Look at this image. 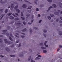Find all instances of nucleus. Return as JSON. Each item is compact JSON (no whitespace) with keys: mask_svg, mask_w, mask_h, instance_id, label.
<instances>
[{"mask_svg":"<svg viewBox=\"0 0 62 62\" xmlns=\"http://www.w3.org/2000/svg\"><path fill=\"white\" fill-rule=\"evenodd\" d=\"M58 12H54V14H55L56 15H58L59 14V12H60V10H58Z\"/></svg>","mask_w":62,"mask_h":62,"instance_id":"nucleus-1","label":"nucleus"},{"mask_svg":"<svg viewBox=\"0 0 62 62\" xmlns=\"http://www.w3.org/2000/svg\"><path fill=\"white\" fill-rule=\"evenodd\" d=\"M7 30H5L2 31V32H3V33H2V34H3L4 35H5L6 34V32H7Z\"/></svg>","mask_w":62,"mask_h":62,"instance_id":"nucleus-2","label":"nucleus"},{"mask_svg":"<svg viewBox=\"0 0 62 62\" xmlns=\"http://www.w3.org/2000/svg\"><path fill=\"white\" fill-rule=\"evenodd\" d=\"M5 49L7 52H9V51H10L9 49L7 47L5 48Z\"/></svg>","mask_w":62,"mask_h":62,"instance_id":"nucleus-3","label":"nucleus"},{"mask_svg":"<svg viewBox=\"0 0 62 62\" xmlns=\"http://www.w3.org/2000/svg\"><path fill=\"white\" fill-rule=\"evenodd\" d=\"M47 43V41H46L44 43V45L46 47H48V45H46V43Z\"/></svg>","mask_w":62,"mask_h":62,"instance_id":"nucleus-4","label":"nucleus"},{"mask_svg":"<svg viewBox=\"0 0 62 62\" xmlns=\"http://www.w3.org/2000/svg\"><path fill=\"white\" fill-rule=\"evenodd\" d=\"M33 18H34V16H33V15H32V20L31 21V23H33V21H34Z\"/></svg>","mask_w":62,"mask_h":62,"instance_id":"nucleus-5","label":"nucleus"},{"mask_svg":"<svg viewBox=\"0 0 62 62\" xmlns=\"http://www.w3.org/2000/svg\"><path fill=\"white\" fill-rule=\"evenodd\" d=\"M23 8H26V5L25 4H23L22 6Z\"/></svg>","mask_w":62,"mask_h":62,"instance_id":"nucleus-6","label":"nucleus"},{"mask_svg":"<svg viewBox=\"0 0 62 62\" xmlns=\"http://www.w3.org/2000/svg\"><path fill=\"white\" fill-rule=\"evenodd\" d=\"M59 35L60 36H62V32L61 31H59Z\"/></svg>","mask_w":62,"mask_h":62,"instance_id":"nucleus-7","label":"nucleus"},{"mask_svg":"<svg viewBox=\"0 0 62 62\" xmlns=\"http://www.w3.org/2000/svg\"><path fill=\"white\" fill-rule=\"evenodd\" d=\"M52 6L53 8H56V5L55 4H53L52 5Z\"/></svg>","mask_w":62,"mask_h":62,"instance_id":"nucleus-8","label":"nucleus"},{"mask_svg":"<svg viewBox=\"0 0 62 62\" xmlns=\"http://www.w3.org/2000/svg\"><path fill=\"white\" fill-rule=\"evenodd\" d=\"M22 32H25L26 31V29L25 28L24 29L22 30Z\"/></svg>","mask_w":62,"mask_h":62,"instance_id":"nucleus-9","label":"nucleus"},{"mask_svg":"<svg viewBox=\"0 0 62 62\" xmlns=\"http://www.w3.org/2000/svg\"><path fill=\"white\" fill-rule=\"evenodd\" d=\"M11 8H12V9H13L14 8V6H13V4H11Z\"/></svg>","mask_w":62,"mask_h":62,"instance_id":"nucleus-10","label":"nucleus"},{"mask_svg":"<svg viewBox=\"0 0 62 62\" xmlns=\"http://www.w3.org/2000/svg\"><path fill=\"white\" fill-rule=\"evenodd\" d=\"M4 15H5V14H2L1 16H1H2V17H1L0 18V20H2V18H3V17L4 16Z\"/></svg>","mask_w":62,"mask_h":62,"instance_id":"nucleus-11","label":"nucleus"},{"mask_svg":"<svg viewBox=\"0 0 62 62\" xmlns=\"http://www.w3.org/2000/svg\"><path fill=\"white\" fill-rule=\"evenodd\" d=\"M20 20V18H17L15 19V21H18Z\"/></svg>","mask_w":62,"mask_h":62,"instance_id":"nucleus-12","label":"nucleus"},{"mask_svg":"<svg viewBox=\"0 0 62 62\" xmlns=\"http://www.w3.org/2000/svg\"><path fill=\"white\" fill-rule=\"evenodd\" d=\"M4 41L6 43H8V41L6 39H4Z\"/></svg>","mask_w":62,"mask_h":62,"instance_id":"nucleus-13","label":"nucleus"},{"mask_svg":"<svg viewBox=\"0 0 62 62\" xmlns=\"http://www.w3.org/2000/svg\"><path fill=\"white\" fill-rule=\"evenodd\" d=\"M33 28H34V29H36V30H38V27H33Z\"/></svg>","mask_w":62,"mask_h":62,"instance_id":"nucleus-14","label":"nucleus"},{"mask_svg":"<svg viewBox=\"0 0 62 62\" xmlns=\"http://www.w3.org/2000/svg\"><path fill=\"white\" fill-rule=\"evenodd\" d=\"M40 58H39L37 57L35 59V60H39Z\"/></svg>","mask_w":62,"mask_h":62,"instance_id":"nucleus-15","label":"nucleus"},{"mask_svg":"<svg viewBox=\"0 0 62 62\" xmlns=\"http://www.w3.org/2000/svg\"><path fill=\"white\" fill-rule=\"evenodd\" d=\"M30 32L31 33V34L32 33V32H33V31L32 30V29H31V28L30 29Z\"/></svg>","mask_w":62,"mask_h":62,"instance_id":"nucleus-16","label":"nucleus"},{"mask_svg":"<svg viewBox=\"0 0 62 62\" xmlns=\"http://www.w3.org/2000/svg\"><path fill=\"white\" fill-rule=\"evenodd\" d=\"M16 10L17 12H18V13H20V10L18 9H17Z\"/></svg>","mask_w":62,"mask_h":62,"instance_id":"nucleus-17","label":"nucleus"},{"mask_svg":"<svg viewBox=\"0 0 62 62\" xmlns=\"http://www.w3.org/2000/svg\"><path fill=\"white\" fill-rule=\"evenodd\" d=\"M21 18L23 20H25V18L21 16Z\"/></svg>","mask_w":62,"mask_h":62,"instance_id":"nucleus-18","label":"nucleus"},{"mask_svg":"<svg viewBox=\"0 0 62 62\" xmlns=\"http://www.w3.org/2000/svg\"><path fill=\"white\" fill-rule=\"evenodd\" d=\"M18 5L16 6L14 8L15 9H17V8H18Z\"/></svg>","mask_w":62,"mask_h":62,"instance_id":"nucleus-19","label":"nucleus"},{"mask_svg":"<svg viewBox=\"0 0 62 62\" xmlns=\"http://www.w3.org/2000/svg\"><path fill=\"white\" fill-rule=\"evenodd\" d=\"M43 53H47V50H44L43 51Z\"/></svg>","mask_w":62,"mask_h":62,"instance_id":"nucleus-20","label":"nucleus"},{"mask_svg":"<svg viewBox=\"0 0 62 62\" xmlns=\"http://www.w3.org/2000/svg\"><path fill=\"white\" fill-rule=\"evenodd\" d=\"M51 8H53V7L52 6H50L48 8V10H50V9H51Z\"/></svg>","mask_w":62,"mask_h":62,"instance_id":"nucleus-21","label":"nucleus"},{"mask_svg":"<svg viewBox=\"0 0 62 62\" xmlns=\"http://www.w3.org/2000/svg\"><path fill=\"white\" fill-rule=\"evenodd\" d=\"M31 58V56H29V57L28 60V61H30Z\"/></svg>","mask_w":62,"mask_h":62,"instance_id":"nucleus-22","label":"nucleus"},{"mask_svg":"<svg viewBox=\"0 0 62 62\" xmlns=\"http://www.w3.org/2000/svg\"><path fill=\"white\" fill-rule=\"evenodd\" d=\"M10 19H12V20H13L14 19V17L12 16H10Z\"/></svg>","mask_w":62,"mask_h":62,"instance_id":"nucleus-23","label":"nucleus"},{"mask_svg":"<svg viewBox=\"0 0 62 62\" xmlns=\"http://www.w3.org/2000/svg\"><path fill=\"white\" fill-rule=\"evenodd\" d=\"M9 38L11 41H13V40H12V38H11V37L9 36Z\"/></svg>","mask_w":62,"mask_h":62,"instance_id":"nucleus-24","label":"nucleus"},{"mask_svg":"<svg viewBox=\"0 0 62 62\" xmlns=\"http://www.w3.org/2000/svg\"><path fill=\"white\" fill-rule=\"evenodd\" d=\"M6 36H7V37H8V36H9V33H6Z\"/></svg>","mask_w":62,"mask_h":62,"instance_id":"nucleus-25","label":"nucleus"},{"mask_svg":"<svg viewBox=\"0 0 62 62\" xmlns=\"http://www.w3.org/2000/svg\"><path fill=\"white\" fill-rule=\"evenodd\" d=\"M41 49H42V50H43V49H46V48L45 47H43V46L41 47Z\"/></svg>","mask_w":62,"mask_h":62,"instance_id":"nucleus-26","label":"nucleus"},{"mask_svg":"<svg viewBox=\"0 0 62 62\" xmlns=\"http://www.w3.org/2000/svg\"><path fill=\"white\" fill-rule=\"evenodd\" d=\"M2 39H0V43H2V42H3V40H2Z\"/></svg>","mask_w":62,"mask_h":62,"instance_id":"nucleus-27","label":"nucleus"},{"mask_svg":"<svg viewBox=\"0 0 62 62\" xmlns=\"http://www.w3.org/2000/svg\"><path fill=\"white\" fill-rule=\"evenodd\" d=\"M47 1L48 2H49L50 3H51V2H52V1L51 0H47Z\"/></svg>","mask_w":62,"mask_h":62,"instance_id":"nucleus-28","label":"nucleus"},{"mask_svg":"<svg viewBox=\"0 0 62 62\" xmlns=\"http://www.w3.org/2000/svg\"><path fill=\"white\" fill-rule=\"evenodd\" d=\"M8 43L9 44H12V42H11L9 41L8 42Z\"/></svg>","mask_w":62,"mask_h":62,"instance_id":"nucleus-29","label":"nucleus"},{"mask_svg":"<svg viewBox=\"0 0 62 62\" xmlns=\"http://www.w3.org/2000/svg\"><path fill=\"white\" fill-rule=\"evenodd\" d=\"M36 2H35V4L36 5L37 4V1H38V0H35Z\"/></svg>","mask_w":62,"mask_h":62,"instance_id":"nucleus-30","label":"nucleus"},{"mask_svg":"<svg viewBox=\"0 0 62 62\" xmlns=\"http://www.w3.org/2000/svg\"><path fill=\"white\" fill-rule=\"evenodd\" d=\"M48 19L49 20H51V17H50L49 16H48Z\"/></svg>","mask_w":62,"mask_h":62,"instance_id":"nucleus-31","label":"nucleus"},{"mask_svg":"<svg viewBox=\"0 0 62 62\" xmlns=\"http://www.w3.org/2000/svg\"><path fill=\"white\" fill-rule=\"evenodd\" d=\"M10 56L11 57H14L15 56V55H10Z\"/></svg>","mask_w":62,"mask_h":62,"instance_id":"nucleus-32","label":"nucleus"},{"mask_svg":"<svg viewBox=\"0 0 62 62\" xmlns=\"http://www.w3.org/2000/svg\"><path fill=\"white\" fill-rule=\"evenodd\" d=\"M8 11V10L6 9L5 10V13H7Z\"/></svg>","mask_w":62,"mask_h":62,"instance_id":"nucleus-33","label":"nucleus"},{"mask_svg":"<svg viewBox=\"0 0 62 62\" xmlns=\"http://www.w3.org/2000/svg\"><path fill=\"white\" fill-rule=\"evenodd\" d=\"M50 16H51V17H54V15H51V14H50Z\"/></svg>","mask_w":62,"mask_h":62,"instance_id":"nucleus-34","label":"nucleus"},{"mask_svg":"<svg viewBox=\"0 0 62 62\" xmlns=\"http://www.w3.org/2000/svg\"><path fill=\"white\" fill-rule=\"evenodd\" d=\"M31 62H35V61H33V60L32 59L31 60Z\"/></svg>","mask_w":62,"mask_h":62,"instance_id":"nucleus-35","label":"nucleus"},{"mask_svg":"<svg viewBox=\"0 0 62 62\" xmlns=\"http://www.w3.org/2000/svg\"><path fill=\"white\" fill-rule=\"evenodd\" d=\"M20 41V40H17L16 41V43H18L19 42V41Z\"/></svg>","mask_w":62,"mask_h":62,"instance_id":"nucleus-36","label":"nucleus"},{"mask_svg":"<svg viewBox=\"0 0 62 62\" xmlns=\"http://www.w3.org/2000/svg\"><path fill=\"white\" fill-rule=\"evenodd\" d=\"M23 24H24V25H25V24H26L25 23V22H23Z\"/></svg>","mask_w":62,"mask_h":62,"instance_id":"nucleus-37","label":"nucleus"},{"mask_svg":"<svg viewBox=\"0 0 62 62\" xmlns=\"http://www.w3.org/2000/svg\"><path fill=\"white\" fill-rule=\"evenodd\" d=\"M11 14H12V13H10L9 14H8V15L10 16V15Z\"/></svg>","mask_w":62,"mask_h":62,"instance_id":"nucleus-38","label":"nucleus"},{"mask_svg":"<svg viewBox=\"0 0 62 62\" xmlns=\"http://www.w3.org/2000/svg\"><path fill=\"white\" fill-rule=\"evenodd\" d=\"M39 11V9H38V8H37L36 9V11Z\"/></svg>","mask_w":62,"mask_h":62,"instance_id":"nucleus-39","label":"nucleus"},{"mask_svg":"<svg viewBox=\"0 0 62 62\" xmlns=\"http://www.w3.org/2000/svg\"><path fill=\"white\" fill-rule=\"evenodd\" d=\"M17 24H18V25H20L21 24V23H17Z\"/></svg>","mask_w":62,"mask_h":62,"instance_id":"nucleus-40","label":"nucleus"},{"mask_svg":"<svg viewBox=\"0 0 62 62\" xmlns=\"http://www.w3.org/2000/svg\"><path fill=\"white\" fill-rule=\"evenodd\" d=\"M25 2H27V3H30V2H29L28 1H27L26 0H24Z\"/></svg>","mask_w":62,"mask_h":62,"instance_id":"nucleus-41","label":"nucleus"},{"mask_svg":"<svg viewBox=\"0 0 62 62\" xmlns=\"http://www.w3.org/2000/svg\"><path fill=\"white\" fill-rule=\"evenodd\" d=\"M59 46L60 47L59 49H60V48H62V46H61V45H60Z\"/></svg>","mask_w":62,"mask_h":62,"instance_id":"nucleus-42","label":"nucleus"},{"mask_svg":"<svg viewBox=\"0 0 62 62\" xmlns=\"http://www.w3.org/2000/svg\"><path fill=\"white\" fill-rule=\"evenodd\" d=\"M42 21V20H41L40 21H39V23H41V22Z\"/></svg>","mask_w":62,"mask_h":62,"instance_id":"nucleus-43","label":"nucleus"},{"mask_svg":"<svg viewBox=\"0 0 62 62\" xmlns=\"http://www.w3.org/2000/svg\"><path fill=\"white\" fill-rule=\"evenodd\" d=\"M14 47V45H13L10 46V47H11V48H13Z\"/></svg>","mask_w":62,"mask_h":62,"instance_id":"nucleus-44","label":"nucleus"},{"mask_svg":"<svg viewBox=\"0 0 62 62\" xmlns=\"http://www.w3.org/2000/svg\"><path fill=\"white\" fill-rule=\"evenodd\" d=\"M21 15L22 16H23V12H21Z\"/></svg>","mask_w":62,"mask_h":62,"instance_id":"nucleus-45","label":"nucleus"},{"mask_svg":"<svg viewBox=\"0 0 62 62\" xmlns=\"http://www.w3.org/2000/svg\"><path fill=\"white\" fill-rule=\"evenodd\" d=\"M30 16V14H27L26 15V16H27V17H29V16Z\"/></svg>","mask_w":62,"mask_h":62,"instance_id":"nucleus-46","label":"nucleus"},{"mask_svg":"<svg viewBox=\"0 0 62 62\" xmlns=\"http://www.w3.org/2000/svg\"><path fill=\"white\" fill-rule=\"evenodd\" d=\"M43 31L44 33H46V32H47V30H44Z\"/></svg>","mask_w":62,"mask_h":62,"instance_id":"nucleus-47","label":"nucleus"},{"mask_svg":"<svg viewBox=\"0 0 62 62\" xmlns=\"http://www.w3.org/2000/svg\"><path fill=\"white\" fill-rule=\"evenodd\" d=\"M15 15H18V14L17 13H15Z\"/></svg>","mask_w":62,"mask_h":62,"instance_id":"nucleus-48","label":"nucleus"},{"mask_svg":"<svg viewBox=\"0 0 62 62\" xmlns=\"http://www.w3.org/2000/svg\"><path fill=\"white\" fill-rule=\"evenodd\" d=\"M40 45H41L42 46H43V44L42 43H40Z\"/></svg>","mask_w":62,"mask_h":62,"instance_id":"nucleus-49","label":"nucleus"},{"mask_svg":"<svg viewBox=\"0 0 62 62\" xmlns=\"http://www.w3.org/2000/svg\"><path fill=\"white\" fill-rule=\"evenodd\" d=\"M28 12H29V13H30V12H31V10H28Z\"/></svg>","mask_w":62,"mask_h":62,"instance_id":"nucleus-50","label":"nucleus"},{"mask_svg":"<svg viewBox=\"0 0 62 62\" xmlns=\"http://www.w3.org/2000/svg\"><path fill=\"white\" fill-rule=\"evenodd\" d=\"M21 37L22 38H24V36L21 35Z\"/></svg>","mask_w":62,"mask_h":62,"instance_id":"nucleus-51","label":"nucleus"},{"mask_svg":"<svg viewBox=\"0 0 62 62\" xmlns=\"http://www.w3.org/2000/svg\"><path fill=\"white\" fill-rule=\"evenodd\" d=\"M0 11L1 12L3 11V10L2 9H0Z\"/></svg>","mask_w":62,"mask_h":62,"instance_id":"nucleus-52","label":"nucleus"},{"mask_svg":"<svg viewBox=\"0 0 62 62\" xmlns=\"http://www.w3.org/2000/svg\"><path fill=\"white\" fill-rule=\"evenodd\" d=\"M28 24H32V23H30L29 22L28 23Z\"/></svg>","mask_w":62,"mask_h":62,"instance_id":"nucleus-53","label":"nucleus"},{"mask_svg":"<svg viewBox=\"0 0 62 62\" xmlns=\"http://www.w3.org/2000/svg\"><path fill=\"white\" fill-rule=\"evenodd\" d=\"M29 50L30 51V52H32V50L31 49H29Z\"/></svg>","mask_w":62,"mask_h":62,"instance_id":"nucleus-54","label":"nucleus"},{"mask_svg":"<svg viewBox=\"0 0 62 62\" xmlns=\"http://www.w3.org/2000/svg\"><path fill=\"white\" fill-rule=\"evenodd\" d=\"M43 35L44 36V37H45V38L46 37V36H46V35H45V34H43Z\"/></svg>","mask_w":62,"mask_h":62,"instance_id":"nucleus-55","label":"nucleus"},{"mask_svg":"<svg viewBox=\"0 0 62 62\" xmlns=\"http://www.w3.org/2000/svg\"><path fill=\"white\" fill-rule=\"evenodd\" d=\"M58 20H59V19H57L56 20V21L57 22H58Z\"/></svg>","mask_w":62,"mask_h":62,"instance_id":"nucleus-56","label":"nucleus"},{"mask_svg":"<svg viewBox=\"0 0 62 62\" xmlns=\"http://www.w3.org/2000/svg\"><path fill=\"white\" fill-rule=\"evenodd\" d=\"M21 44L20 43L19 44V45L18 46V47H20L21 46Z\"/></svg>","mask_w":62,"mask_h":62,"instance_id":"nucleus-57","label":"nucleus"},{"mask_svg":"<svg viewBox=\"0 0 62 62\" xmlns=\"http://www.w3.org/2000/svg\"><path fill=\"white\" fill-rule=\"evenodd\" d=\"M38 57H41V55H38Z\"/></svg>","mask_w":62,"mask_h":62,"instance_id":"nucleus-58","label":"nucleus"},{"mask_svg":"<svg viewBox=\"0 0 62 62\" xmlns=\"http://www.w3.org/2000/svg\"><path fill=\"white\" fill-rule=\"evenodd\" d=\"M15 36H16V37H17V38H19V36H18L17 35H15Z\"/></svg>","mask_w":62,"mask_h":62,"instance_id":"nucleus-59","label":"nucleus"},{"mask_svg":"<svg viewBox=\"0 0 62 62\" xmlns=\"http://www.w3.org/2000/svg\"><path fill=\"white\" fill-rule=\"evenodd\" d=\"M59 23H62V21H59Z\"/></svg>","mask_w":62,"mask_h":62,"instance_id":"nucleus-60","label":"nucleus"},{"mask_svg":"<svg viewBox=\"0 0 62 62\" xmlns=\"http://www.w3.org/2000/svg\"><path fill=\"white\" fill-rule=\"evenodd\" d=\"M10 36H11L12 37H13V36H12V34H10Z\"/></svg>","mask_w":62,"mask_h":62,"instance_id":"nucleus-61","label":"nucleus"},{"mask_svg":"<svg viewBox=\"0 0 62 62\" xmlns=\"http://www.w3.org/2000/svg\"><path fill=\"white\" fill-rule=\"evenodd\" d=\"M38 17H40V14H38Z\"/></svg>","mask_w":62,"mask_h":62,"instance_id":"nucleus-62","label":"nucleus"},{"mask_svg":"<svg viewBox=\"0 0 62 62\" xmlns=\"http://www.w3.org/2000/svg\"><path fill=\"white\" fill-rule=\"evenodd\" d=\"M27 9H31V8H30L29 7H28V8H27Z\"/></svg>","mask_w":62,"mask_h":62,"instance_id":"nucleus-63","label":"nucleus"},{"mask_svg":"<svg viewBox=\"0 0 62 62\" xmlns=\"http://www.w3.org/2000/svg\"><path fill=\"white\" fill-rule=\"evenodd\" d=\"M60 18L61 19L62 21V17H60Z\"/></svg>","mask_w":62,"mask_h":62,"instance_id":"nucleus-64","label":"nucleus"}]
</instances>
